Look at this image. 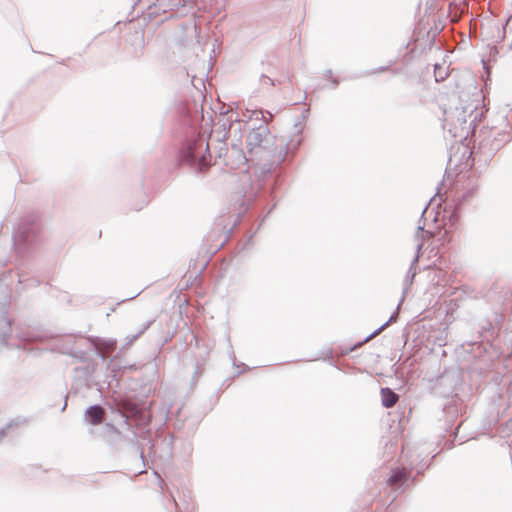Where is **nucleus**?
I'll use <instances>...</instances> for the list:
<instances>
[{
  "mask_svg": "<svg viewBox=\"0 0 512 512\" xmlns=\"http://www.w3.org/2000/svg\"><path fill=\"white\" fill-rule=\"evenodd\" d=\"M208 148V145L204 146V143L202 140H196L192 144L189 145L186 153V158L190 162H196L199 160V165L201 167L206 166V157L204 155L200 154L203 151H206Z\"/></svg>",
  "mask_w": 512,
  "mask_h": 512,
  "instance_id": "obj_1",
  "label": "nucleus"
},
{
  "mask_svg": "<svg viewBox=\"0 0 512 512\" xmlns=\"http://www.w3.org/2000/svg\"><path fill=\"white\" fill-rule=\"evenodd\" d=\"M104 411L100 406H91L86 411V418L92 424H99L103 420Z\"/></svg>",
  "mask_w": 512,
  "mask_h": 512,
  "instance_id": "obj_2",
  "label": "nucleus"
},
{
  "mask_svg": "<svg viewBox=\"0 0 512 512\" xmlns=\"http://www.w3.org/2000/svg\"><path fill=\"white\" fill-rule=\"evenodd\" d=\"M382 403L385 407L390 408L394 406L398 400V396L389 388H384L381 391Z\"/></svg>",
  "mask_w": 512,
  "mask_h": 512,
  "instance_id": "obj_3",
  "label": "nucleus"
},
{
  "mask_svg": "<svg viewBox=\"0 0 512 512\" xmlns=\"http://www.w3.org/2000/svg\"><path fill=\"white\" fill-rule=\"evenodd\" d=\"M406 470L405 469H397L392 472V475L389 478V483L391 485L397 484L406 478Z\"/></svg>",
  "mask_w": 512,
  "mask_h": 512,
  "instance_id": "obj_4",
  "label": "nucleus"
},
{
  "mask_svg": "<svg viewBox=\"0 0 512 512\" xmlns=\"http://www.w3.org/2000/svg\"><path fill=\"white\" fill-rule=\"evenodd\" d=\"M438 66L436 65L435 66V78H436V81H442L445 79V76L443 75H438Z\"/></svg>",
  "mask_w": 512,
  "mask_h": 512,
  "instance_id": "obj_5",
  "label": "nucleus"
},
{
  "mask_svg": "<svg viewBox=\"0 0 512 512\" xmlns=\"http://www.w3.org/2000/svg\"><path fill=\"white\" fill-rule=\"evenodd\" d=\"M389 322L385 323L382 328L388 326Z\"/></svg>",
  "mask_w": 512,
  "mask_h": 512,
  "instance_id": "obj_6",
  "label": "nucleus"
}]
</instances>
